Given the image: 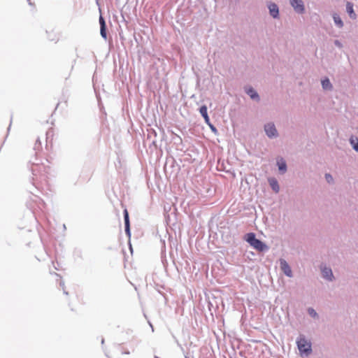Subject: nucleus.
Listing matches in <instances>:
<instances>
[{
	"label": "nucleus",
	"mask_w": 358,
	"mask_h": 358,
	"mask_svg": "<svg viewBox=\"0 0 358 358\" xmlns=\"http://www.w3.org/2000/svg\"><path fill=\"white\" fill-rule=\"evenodd\" d=\"M245 241L255 249L258 251H264L266 249V245L262 243L260 240L257 239L255 234L253 233H249L245 235Z\"/></svg>",
	"instance_id": "f257e3e1"
},
{
	"label": "nucleus",
	"mask_w": 358,
	"mask_h": 358,
	"mask_svg": "<svg viewBox=\"0 0 358 358\" xmlns=\"http://www.w3.org/2000/svg\"><path fill=\"white\" fill-rule=\"evenodd\" d=\"M296 343L299 350L300 351L301 354H304L306 355H308L310 354L312 351L311 343L307 340H306L304 337L301 336L298 339Z\"/></svg>",
	"instance_id": "f03ea898"
},
{
	"label": "nucleus",
	"mask_w": 358,
	"mask_h": 358,
	"mask_svg": "<svg viewBox=\"0 0 358 358\" xmlns=\"http://www.w3.org/2000/svg\"><path fill=\"white\" fill-rule=\"evenodd\" d=\"M99 24H100V34L101 36L104 38H107L106 33V24L104 18L102 15L99 16Z\"/></svg>",
	"instance_id": "7ed1b4c3"
},
{
	"label": "nucleus",
	"mask_w": 358,
	"mask_h": 358,
	"mask_svg": "<svg viewBox=\"0 0 358 358\" xmlns=\"http://www.w3.org/2000/svg\"><path fill=\"white\" fill-rule=\"evenodd\" d=\"M124 225H125V233L128 237H130L131 236L130 224H129V213L127 209L124 210Z\"/></svg>",
	"instance_id": "20e7f679"
},
{
	"label": "nucleus",
	"mask_w": 358,
	"mask_h": 358,
	"mask_svg": "<svg viewBox=\"0 0 358 358\" xmlns=\"http://www.w3.org/2000/svg\"><path fill=\"white\" fill-rule=\"evenodd\" d=\"M291 4L294 10L298 13H303L304 10V6L301 0H292Z\"/></svg>",
	"instance_id": "39448f33"
},
{
	"label": "nucleus",
	"mask_w": 358,
	"mask_h": 358,
	"mask_svg": "<svg viewBox=\"0 0 358 358\" xmlns=\"http://www.w3.org/2000/svg\"><path fill=\"white\" fill-rule=\"evenodd\" d=\"M265 131L269 137H273L277 135V130L275 125L272 123H268L265 125Z\"/></svg>",
	"instance_id": "423d86ee"
},
{
	"label": "nucleus",
	"mask_w": 358,
	"mask_h": 358,
	"mask_svg": "<svg viewBox=\"0 0 358 358\" xmlns=\"http://www.w3.org/2000/svg\"><path fill=\"white\" fill-rule=\"evenodd\" d=\"M280 267L286 275L289 277L292 276V270L285 260L280 259Z\"/></svg>",
	"instance_id": "0eeeda50"
},
{
	"label": "nucleus",
	"mask_w": 358,
	"mask_h": 358,
	"mask_svg": "<svg viewBox=\"0 0 358 358\" xmlns=\"http://www.w3.org/2000/svg\"><path fill=\"white\" fill-rule=\"evenodd\" d=\"M346 10L349 15V16L352 18V19H355L357 15L355 14V13L354 12V10H353V4L350 2H348L347 4H346Z\"/></svg>",
	"instance_id": "6e6552de"
},
{
	"label": "nucleus",
	"mask_w": 358,
	"mask_h": 358,
	"mask_svg": "<svg viewBox=\"0 0 358 358\" xmlns=\"http://www.w3.org/2000/svg\"><path fill=\"white\" fill-rule=\"evenodd\" d=\"M199 111H200V113L201 114V115L203 117L205 122L207 124H208L209 125H210V119H209V117H208V113H207V107L206 106H202L200 108Z\"/></svg>",
	"instance_id": "1a4fd4ad"
},
{
	"label": "nucleus",
	"mask_w": 358,
	"mask_h": 358,
	"mask_svg": "<svg viewBox=\"0 0 358 358\" xmlns=\"http://www.w3.org/2000/svg\"><path fill=\"white\" fill-rule=\"evenodd\" d=\"M322 275L324 278H327L328 280H331L333 277L332 271L329 268L324 267L322 270Z\"/></svg>",
	"instance_id": "9d476101"
},
{
	"label": "nucleus",
	"mask_w": 358,
	"mask_h": 358,
	"mask_svg": "<svg viewBox=\"0 0 358 358\" xmlns=\"http://www.w3.org/2000/svg\"><path fill=\"white\" fill-rule=\"evenodd\" d=\"M268 8H269L270 14L273 17H277L278 15V8L277 5L275 3H272L268 6Z\"/></svg>",
	"instance_id": "9b49d317"
},
{
	"label": "nucleus",
	"mask_w": 358,
	"mask_h": 358,
	"mask_svg": "<svg viewBox=\"0 0 358 358\" xmlns=\"http://www.w3.org/2000/svg\"><path fill=\"white\" fill-rule=\"evenodd\" d=\"M269 184L271 185V187H272V189L275 192H279V185H278V183L277 182V180L274 178H271L269 180Z\"/></svg>",
	"instance_id": "f8f14e48"
},
{
	"label": "nucleus",
	"mask_w": 358,
	"mask_h": 358,
	"mask_svg": "<svg viewBox=\"0 0 358 358\" xmlns=\"http://www.w3.org/2000/svg\"><path fill=\"white\" fill-rule=\"evenodd\" d=\"M278 166L280 171H281L282 173H285L287 169V166L285 162L281 159L280 160L278 161Z\"/></svg>",
	"instance_id": "ddd939ff"
},
{
	"label": "nucleus",
	"mask_w": 358,
	"mask_h": 358,
	"mask_svg": "<svg viewBox=\"0 0 358 358\" xmlns=\"http://www.w3.org/2000/svg\"><path fill=\"white\" fill-rule=\"evenodd\" d=\"M333 18H334L335 24L338 27H342L343 26V22L342 20L341 19V17H340V16L338 15L334 14Z\"/></svg>",
	"instance_id": "4468645a"
},
{
	"label": "nucleus",
	"mask_w": 358,
	"mask_h": 358,
	"mask_svg": "<svg viewBox=\"0 0 358 358\" xmlns=\"http://www.w3.org/2000/svg\"><path fill=\"white\" fill-rule=\"evenodd\" d=\"M322 87L324 90L331 89V85L329 79L326 78L322 81Z\"/></svg>",
	"instance_id": "2eb2a0df"
},
{
	"label": "nucleus",
	"mask_w": 358,
	"mask_h": 358,
	"mask_svg": "<svg viewBox=\"0 0 358 358\" xmlns=\"http://www.w3.org/2000/svg\"><path fill=\"white\" fill-rule=\"evenodd\" d=\"M350 143L353 146V148L358 152V138L352 137L350 138Z\"/></svg>",
	"instance_id": "dca6fc26"
},
{
	"label": "nucleus",
	"mask_w": 358,
	"mask_h": 358,
	"mask_svg": "<svg viewBox=\"0 0 358 358\" xmlns=\"http://www.w3.org/2000/svg\"><path fill=\"white\" fill-rule=\"evenodd\" d=\"M247 93L252 99L258 98L257 93L252 88L249 89Z\"/></svg>",
	"instance_id": "f3484780"
},
{
	"label": "nucleus",
	"mask_w": 358,
	"mask_h": 358,
	"mask_svg": "<svg viewBox=\"0 0 358 358\" xmlns=\"http://www.w3.org/2000/svg\"><path fill=\"white\" fill-rule=\"evenodd\" d=\"M308 313H309L311 316H313V317H315V316H316V315H317L316 312H315V310H314V309H313V308H309V309H308Z\"/></svg>",
	"instance_id": "a211bd4d"
},
{
	"label": "nucleus",
	"mask_w": 358,
	"mask_h": 358,
	"mask_svg": "<svg viewBox=\"0 0 358 358\" xmlns=\"http://www.w3.org/2000/svg\"><path fill=\"white\" fill-rule=\"evenodd\" d=\"M325 178L328 182H331L333 180L332 176L330 174H326Z\"/></svg>",
	"instance_id": "6ab92c4d"
},
{
	"label": "nucleus",
	"mask_w": 358,
	"mask_h": 358,
	"mask_svg": "<svg viewBox=\"0 0 358 358\" xmlns=\"http://www.w3.org/2000/svg\"><path fill=\"white\" fill-rule=\"evenodd\" d=\"M210 127L212 128L213 130H215V129L213 127V126L210 125Z\"/></svg>",
	"instance_id": "aec40b11"
}]
</instances>
